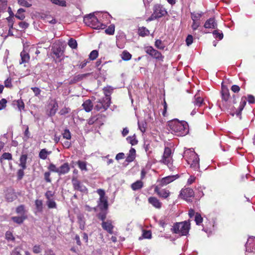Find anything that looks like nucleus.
Instances as JSON below:
<instances>
[{
  "instance_id": "nucleus-1",
  "label": "nucleus",
  "mask_w": 255,
  "mask_h": 255,
  "mask_svg": "<svg viewBox=\"0 0 255 255\" xmlns=\"http://www.w3.org/2000/svg\"><path fill=\"white\" fill-rule=\"evenodd\" d=\"M168 125L171 132L176 136H183L188 133V125L185 121L174 119L168 122Z\"/></svg>"
},
{
  "instance_id": "nucleus-2",
  "label": "nucleus",
  "mask_w": 255,
  "mask_h": 255,
  "mask_svg": "<svg viewBox=\"0 0 255 255\" xmlns=\"http://www.w3.org/2000/svg\"><path fill=\"white\" fill-rule=\"evenodd\" d=\"M183 157L191 168L197 171L200 168L199 158L193 149H186L184 153Z\"/></svg>"
},
{
  "instance_id": "nucleus-3",
  "label": "nucleus",
  "mask_w": 255,
  "mask_h": 255,
  "mask_svg": "<svg viewBox=\"0 0 255 255\" xmlns=\"http://www.w3.org/2000/svg\"><path fill=\"white\" fill-rule=\"evenodd\" d=\"M85 23L94 29H105L106 25L101 23L94 13H90L84 17Z\"/></svg>"
},
{
  "instance_id": "nucleus-4",
  "label": "nucleus",
  "mask_w": 255,
  "mask_h": 255,
  "mask_svg": "<svg viewBox=\"0 0 255 255\" xmlns=\"http://www.w3.org/2000/svg\"><path fill=\"white\" fill-rule=\"evenodd\" d=\"M189 229L190 224L184 221L174 223L171 230L173 233L179 234L180 236H186Z\"/></svg>"
},
{
  "instance_id": "nucleus-5",
  "label": "nucleus",
  "mask_w": 255,
  "mask_h": 255,
  "mask_svg": "<svg viewBox=\"0 0 255 255\" xmlns=\"http://www.w3.org/2000/svg\"><path fill=\"white\" fill-rule=\"evenodd\" d=\"M222 100L219 102V106L222 110H226L230 109L229 100L230 98V94L229 89L225 87H222L221 90Z\"/></svg>"
},
{
  "instance_id": "nucleus-6",
  "label": "nucleus",
  "mask_w": 255,
  "mask_h": 255,
  "mask_svg": "<svg viewBox=\"0 0 255 255\" xmlns=\"http://www.w3.org/2000/svg\"><path fill=\"white\" fill-rule=\"evenodd\" d=\"M247 101H248L249 103L250 104H254L255 103V97L252 95H248L247 97H242L241 99L240 105L237 108V109H236V112L232 114V115L233 116H234V115L236 114L237 116L241 117L242 111H243L245 106L246 105Z\"/></svg>"
},
{
  "instance_id": "nucleus-7",
  "label": "nucleus",
  "mask_w": 255,
  "mask_h": 255,
  "mask_svg": "<svg viewBox=\"0 0 255 255\" xmlns=\"http://www.w3.org/2000/svg\"><path fill=\"white\" fill-rule=\"evenodd\" d=\"M144 49L146 53L151 57L155 59L157 61L163 62L164 56L160 52L154 49L152 46H147L144 47Z\"/></svg>"
},
{
  "instance_id": "nucleus-8",
  "label": "nucleus",
  "mask_w": 255,
  "mask_h": 255,
  "mask_svg": "<svg viewBox=\"0 0 255 255\" xmlns=\"http://www.w3.org/2000/svg\"><path fill=\"white\" fill-rule=\"evenodd\" d=\"M100 196L98 206L101 210H107L108 208V203L107 197H105V192L103 189H99L97 191Z\"/></svg>"
},
{
  "instance_id": "nucleus-9",
  "label": "nucleus",
  "mask_w": 255,
  "mask_h": 255,
  "mask_svg": "<svg viewBox=\"0 0 255 255\" xmlns=\"http://www.w3.org/2000/svg\"><path fill=\"white\" fill-rule=\"evenodd\" d=\"M171 153V148L168 147H165L160 162L164 164L167 165L168 167L172 166V158Z\"/></svg>"
},
{
  "instance_id": "nucleus-10",
  "label": "nucleus",
  "mask_w": 255,
  "mask_h": 255,
  "mask_svg": "<svg viewBox=\"0 0 255 255\" xmlns=\"http://www.w3.org/2000/svg\"><path fill=\"white\" fill-rule=\"evenodd\" d=\"M111 104V102L105 100L104 98L99 99L95 103L94 110L97 112L106 111L110 107Z\"/></svg>"
},
{
  "instance_id": "nucleus-11",
  "label": "nucleus",
  "mask_w": 255,
  "mask_h": 255,
  "mask_svg": "<svg viewBox=\"0 0 255 255\" xmlns=\"http://www.w3.org/2000/svg\"><path fill=\"white\" fill-rule=\"evenodd\" d=\"M153 15L155 18H161L167 14V12L163 5L160 4H156L154 5L153 8Z\"/></svg>"
},
{
  "instance_id": "nucleus-12",
  "label": "nucleus",
  "mask_w": 255,
  "mask_h": 255,
  "mask_svg": "<svg viewBox=\"0 0 255 255\" xmlns=\"http://www.w3.org/2000/svg\"><path fill=\"white\" fill-rule=\"evenodd\" d=\"M154 192L160 198L166 199L170 195V192L167 189H161L158 185L154 186Z\"/></svg>"
},
{
  "instance_id": "nucleus-13",
  "label": "nucleus",
  "mask_w": 255,
  "mask_h": 255,
  "mask_svg": "<svg viewBox=\"0 0 255 255\" xmlns=\"http://www.w3.org/2000/svg\"><path fill=\"white\" fill-rule=\"evenodd\" d=\"M72 183L75 190L79 191L83 193L87 192V188L83 185L81 182L76 178L73 177L72 179Z\"/></svg>"
},
{
  "instance_id": "nucleus-14",
  "label": "nucleus",
  "mask_w": 255,
  "mask_h": 255,
  "mask_svg": "<svg viewBox=\"0 0 255 255\" xmlns=\"http://www.w3.org/2000/svg\"><path fill=\"white\" fill-rule=\"evenodd\" d=\"M194 192L191 188H185L182 189L180 191L179 196L184 199L187 200L188 198L194 197Z\"/></svg>"
},
{
  "instance_id": "nucleus-15",
  "label": "nucleus",
  "mask_w": 255,
  "mask_h": 255,
  "mask_svg": "<svg viewBox=\"0 0 255 255\" xmlns=\"http://www.w3.org/2000/svg\"><path fill=\"white\" fill-rule=\"evenodd\" d=\"M51 53L55 56L54 58L59 59L63 54L61 46L59 44L53 45L51 48Z\"/></svg>"
},
{
  "instance_id": "nucleus-16",
  "label": "nucleus",
  "mask_w": 255,
  "mask_h": 255,
  "mask_svg": "<svg viewBox=\"0 0 255 255\" xmlns=\"http://www.w3.org/2000/svg\"><path fill=\"white\" fill-rule=\"evenodd\" d=\"M52 102L53 103L49 104V106L50 107L49 110L47 111V115L49 117L54 116L56 113L58 108V105L57 101L56 100H54Z\"/></svg>"
},
{
  "instance_id": "nucleus-17",
  "label": "nucleus",
  "mask_w": 255,
  "mask_h": 255,
  "mask_svg": "<svg viewBox=\"0 0 255 255\" xmlns=\"http://www.w3.org/2000/svg\"><path fill=\"white\" fill-rule=\"evenodd\" d=\"M148 202L156 209H159L162 207V203L156 197H149L148 198Z\"/></svg>"
},
{
  "instance_id": "nucleus-18",
  "label": "nucleus",
  "mask_w": 255,
  "mask_h": 255,
  "mask_svg": "<svg viewBox=\"0 0 255 255\" xmlns=\"http://www.w3.org/2000/svg\"><path fill=\"white\" fill-rule=\"evenodd\" d=\"M5 198L7 202H11L17 198V196L13 189H8L5 192Z\"/></svg>"
},
{
  "instance_id": "nucleus-19",
  "label": "nucleus",
  "mask_w": 255,
  "mask_h": 255,
  "mask_svg": "<svg viewBox=\"0 0 255 255\" xmlns=\"http://www.w3.org/2000/svg\"><path fill=\"white\" fill-rule=\"evenodd\" d=\"M102 227L103 229L106 231L110 234H113L114 226L112 224V221L111 220H107L105 222H102Z\"/></svg>"
},
{
  "instance_id": "nucleus-20",
  "label": "nucleus",
  "mask_w": 255,
  "mask_h": 255,
  "mask_svg": "<svg viewBox=\"0 0 255 255\" xmlns=\"http://www.w3.org/2000/svg\"><path fill=\"white\" fill-rule=\"evenodd\" d=\"M105 95V100L111 102V95L113 92L114 89L111 86H107L103 89Z\"/></svg>"
},
{
  "instance_id": "nucleus-21",
  "label": "nucleus",
  "mask_w": 255,
  "mask_h": 255,
  "mask_svg": "<svg viewBox=\"0 0 255 255\" xmlns=\"http://www.w3.org/2000/svg\"><path fill=\"white\" fill-rule=\"evenodd\" d=\"M205 28L216 29L217 28V23L215 18H210L207 19L204 25Z\"/></svg>"
},
{
  "instance_id": "nucleus-22",
  "label": "nucleus",
  "mask_w": 255,
  "mask_h": 255,
  "mask_svg": "<svg viewBox=\"0 0 255 255\" xmlns=\"http://www.w3.org/2000/svg\"><path fill=\"white\" fill-rule=\"evenodd\" d=\"M70 170V167L69 163L68 162H65L58 168V174L59 175L65 174L68 173Z\"/></svg>"
},
{
  "instance_id": "nucleus-23",
  "label": "nucleus",
  "mask_w": 255,
  "mask_h": 255,
  "mask_svg": "<svg viewBox=\"0 0 255 255\" xmlns=\"http://www.w3.org/2000/svg\"><path fill=\"white\" fill-rule=\"evenodd\" d=\"M90 75V73H85V74H78L77 75H75L73 77L72 79H71L70 81V84H75L76 83L78 82H80L82 80H83L84 79L87 78L88 76H89Z\"/></svg>"
},
{
  "instance_id": "nucleus-24",
  "label": "nucleus",
  "mask_w": 255,
  "mask_h": 255,
  "mask_svg": "<svg viewBox=\"0 0 255 255\" xmlns=\"http://www.w3.org/2000/svg\"><path fill=\"white\" fill-rule=\"evenodd\" d=\"M21 60L19 62V64L28 63L30 60V55L28 52L24 49L20 53V54Z\"/></svg>"
},
{
  "instance_id": "nucleus-25",
  "label": "nucleus",
  "mask_w": 255,
  "mask_h": 255,
  "mask_svg": "<svg viewBox=\"0 0 255 255\" xmlns=\"http://www.w3.org/2000/svg\"><path fill=\"white\" fill-rule=\"evenodd\" d=\"M82 106L83 109L87 113L91 112L94 107L92 102L90 99L86 100Z\"/></svg>"
},
{
  "instance_id": "nucleus-26",
  "label": "nucleus",
  "mask_w": 255,
  "mask_h": 255,
  "mask_svg": "<svg viewBox=\"0 0 255 255\" xmlns=\"http://www.w3.org/2000/svg\"><path fill=\"white\" fill-rule=\"evenodd\" d=\"M175 179V176H168L161 179L160 185L161 186H165L172 182Z\"/></svg>"
},
{
  "instance_id": "nucleus-27",
  "label": "nucleus",
  "mask_w": 255,
  "mask_h": 255,
  "mask_svg": "<svg viewBox=\"0 0 255 255\" xmlns=\"http://www.w3.org/2000/svg\"><path fill=\"white\" fill-rule=\"evenodd\" d=\"M27 218V216L26 215H22L20 217L14 216L11 217V220L15 223L17 224H21L23 223L24 221Z\"/></svg>"
},
{
  "instance_id": "nucleus-28",
  "label": "nucleus",
  "mask_w": 255,
  "mask_h": 255,
  "mask_svg": "<svg viewBox=\"0 0 255 255\" xmlns=\"http://www.w3.org/2000/svg\"><path fill=\"white\" fill-rule=\"evenodd\" d=\"M203 13L202 12H191V18L192 21H201V18L202 17Z\"/></svg>"
},
{
  "instance_id": "nucleus-29",
  "label": "nucleus",
  "mask_w": 255,
  "mask_h": 255,
  "mask_svg": "<svg viewBox=\"0 0 255 255\" xmlns=\"http://www.w3.org/2000/svg\"><path fill=\"white\" fill-rule=\"evenodd\" d=\"M143 186V183L141 180H137L131 185V188L133 191L141 189Z\"/></svg>"
},
{
  "instance_id": "nucleus-30",
  "label": "nucleus",
  "mask_w": 255,
  "mask_h": 255,
  "mask_svg": "<svg viewBox=\"0 0 255 255\" xmlns=\"http://www.w3.org/2000/svg\"><path fill=\"white\" fill-rule=\"evenodd\" d=\"M27 159V154H22L20 156L19 159V166L21 167L23 169L26 168V161Z\"/></svg>"
},
{
  "instance_id": "nucleus-31",
  "label": "nucleus",
  "mask_w": 255,
  "mask_h": 255,
  "mask_svg": "<svg viewBox=\"0 0 255 255\" xmlns=\"http://www.w3.org/2000/svg\"><path fill=\"white\" fill-rule=\"evenodd\" d=\"M135 157V150L133 148H131L129 151V153L126 158V161L128 162H131L134 160Z\"/></svg>"
},
{
  "instance_id": "nucleus-32",
  "label": "nucleus",
  "mask_w": 255,
  "mask_h": 255,
  "mask_svg": "<svg viewBox=\"0 0 255 255\" xmlns=\"http://www.w3.org/2000/svg\"><path fill=\"white\" fill-rule=\"evenodd\" d=\"M138 34L141 37H145L149 34V31L145 27H139L138 28Z\"/></svg>"
},
{
  "instance_id": "nucleus-33",
  "label": "nucleus",
  "mask_w": 255,
  "mask_h": 255,
  "mask_svg": "<svg viewBox=\"0 0 255 255\" xmlns=\"http://www.w3.org/2000/svg\"><path fill=\"white\" fill-rule=\"evenodd\" d=\"M102 116L103 115L100 114L93 116H91L88 120V124L89 125H93L99 120V119L102 118Z\"/></svg>"
},
{
  "instance_id": "nucleus-34",
  "label": "nucleus",
  "mask_w": 255,
  "mask_h": 255,
  "mask_svg": "<svg viewBox=\"0 0 255 255\" xmlns=\"http://www.w3.org/2000/svg\"><path fill=\"white\" fill-rule=\"evenodd\" d=\"M51 153V151H48L45 148L42 149L39 153V157L43 160L47 158L48 155Z\"/></svg>"
},
{
  "instance_id": "nucleus-35",
  "label": "nucleus",
  "mask_w": 255,
  "mask_h": 255,
  "mask_svg": "<svg viewBox=\"0 0 255 255\" xmlns=\"http://www.w3.org/2000/svg\"><path fill=\"white\" fill-rule=\"evenodd\" d=\"M7 8V0H0V14L6 11Z\"/></svg>"
},
{
  "instance_id": "nucleus-36",
  "label": "nucleus",
  "mask_w": 255,
  "mask_h": 255,
  "mask_svg": "<svg viewBox=\"0 0 255 255\" xmlns=\"http://www.w3.org/2000/svg\"><path fill=\"white\" fill-rule=\"evenodd\" d=\"M78 222L79 224V228L81 230H84L85 228V221L83 215H80L77 217Z\"/></svg>"
},
{
  "instance_id": "nucleus-37",
  "label": "nucleus",
  "mask_w": 255,
  "mask_h": 255,
  "mask_svg": "<svg viewBox=\"0 0 255 255\" xmlns=\"http://www.w3.org/2000/svg\"><path fill=\"white\" fill-rule=\"evenodd\" d=\"M25 11V10L24 9L22 8H19L15 16L18 19L23 20L25 18V15L24 14Z\"/></svg>"
},
{
  "instance_id": "nucleus-38",
  "label": "nucleus",
  "mask_w": 255,
  "mask_h": 255,
  "mask_svg": "<svg viewBox=\"0 0 255 255\" xmlns=\"http://www.w3.org/2000/svg\"><path fill=\"white\" fill-rule=\"evenodd\" d=\"M12 156L11 153L9 152H4L3 153L1 157H0V163H2L3 160H12Z\"/></svg>"
},
{
  "instance_id": "nucleus-39",
  "label": "nucleus",
  "mask_w": 255,
  "mask_h": 255,
  "mask_svg": "<svg viewBox=\"0 0 255 255\" xmlns=\"http://www.w3.org/2000/svg\"><path fill=\"white\" fill-rule=\"evenodd\" d=\"M131 54L127 50H124L121 54V58L124 61L129 60L131 58Z\"/></svg>"
},
{
  "instance_id": "nucleus-40",
  "label": "nucleus",
  "mask_w": 255,
  "mask_h": 255,
  "mask_svg": "<svg viewBox=\"0 0 255 255\" xmlns=\"http://www.w3.org/2000/svg\"><path fill=\"white\" fill-rule=\"evenodd\" d=\"M78 167L82 171H87L88 169L87 168V162L86 161L78 160L77 162Z\"/></svg>"
},
{
  "instance_id": "nucleus-41",
  "label": "nucleus",
  "mask_w": 255,
  "mask_h": 255,
  "mask_svg": "<svg viewBox=\"0 0 255 255\" xmlns=\"http://www.w3.org/2000/svg\"><path fill=\"white\" fill-rule=\"evenodd\" d=\"M16 213L18 214L25 215L26 210L24 205H20L16 208Z\"/></svg>"
},
{
  "instance_id": "nucleus-42",
  "label": "nucleus",
  "mask_w": 255,
  "mask_h": 255,
  "mask_svg": "<svg viewBox=\"0 0 255 255\" xmlns=\"http://www.w3.org/2000/svg\"><path fill=\"white\" fill-rule=\"evenodd\" d=\"M203 103V98H201L199 96H197V95L195 96V100L194 101V104L195 106L200 107L201 106Z\"/></svg>"
},
{
  "instance_id": "nucleus-43",
  "label": "nucleus",
  "mask_w": 255,
  "mask_h": 255,
  "mask_svg": "<svg viewBox=\"0 0 255 255\" xmlns=\"http://www.w3.org/2000/svg\"><path fill=\"white\" fill-rule=\"evenodd\" d=\"M155 46L158 49L163 50L165 46L160 39H156L154 43Z\"/></svg>"
},
{
  "instance_id": "nucleus-44",
  "label": "nucleus",
  "mask_w": 255,
  "mask_h": 255,
  "mask_svg": "<svg viewBox=\"0 0 255 255\" xmlns=\"http://www.w3.org/2000/svg\"><path fill=\"white\" fill-rule=\"evenodd\" d=\"M35 205L36 206V209L38 212H42L43 209V203L42 200H36L35 201Z\"/></svg>"
},
{
  "instance_id": "nucleus-45",
  "label": "nucleus",
  "mask_w": 255,
  "mask_h": 255,
  "mask_svg": "<svg viewBox=\"0 0 255 255\" xmlns=\"http://www.w3.org/2000/svg\"><path fill=\"white\" fill-rule=\"evenodd\" d=\"M68 44L72 49H76L77 48V41L73 38H71L69 40Z\"/></svg>"
},
{
  "instance_id": "nucleus-46",
  "label": "nucleus",
  "mask_w": 255,
  "mask_h": 255,
  "mask_svg": "<svg viewBox=\"0 0 255 255\" xmlns=\"http://www.w3.org/2000/svg\"><path fill=\"white\" fill-rule=\"evenodd\" d=\"M13 103H15V104L17 105V107L20 111L24 109V104L22 100L20 99L17 101H13Z\"/></svg>"
},
{
  "instance_id": "nucleus-47",
  "label": "nucleus",
  "mask_w": 255,
  "mask_h": 255,
  "mask_svg": "<svg viewBox=\"0 0 255 255\" xmlns=\"http://www.w3.org/2000/svg\"><path fill=\"white\" fill-rule=\"evenodd\" d=\"M105 32L106 34L109 35H113L115 32V25L111 24L105 30Z\"/></svg>"
},
{
  "instance_id": "nucleus-48",
  "label": "nucleus",
  "mask_w": 255,
  "mask_h": 255,
  "mask_svg": "<svg viewBox=\"0 0 255 255\" xmlns=\"http://www.w3.org/2000/svg\"><path fill=\"white\" fill-rule=\"evenodd\" d=\"M62 136L64 138L66 139H71V134L70 130L66 128L64 130L63 132L62 133Z\"/></svg>"
},
{
  "instance_id": "nucleus-49",
  "label": "nucleus",
  "mask_w": 255,
  "mask_h": 255,
  "mask_svg": "<svg viewBox=\"0 0 255 255\" xmlns=\"http://www.w3.org/2000/svg\"><path fill=\"white\" fill-rule=\"evenodd\" d=\"M98 51L96 50H94L90 53L89 58L90 60H94L98 57Z\"/></svg>"
},
{
  "instance_id": "nucleus-50",
  "label": "nucleus",
  "mask_w": 255,
  "mask_h": 255,
  "mask_svg": "<svg viewBox=\"0 0 255 255\" xmlns=\"http://www.w3.org/2000/svg\"><path fill=\"white\" fill-rule=\"evenodd\" d=\"M46 204L49 209L56 208V203L53 199H48L46 201Z\"/></svg>"
},
{
  "instance_id": "nucleus-51",
  "label": "nucleus",
  "mask_w": 255,
  "mask_h": 255,
  "mask_svg": "<svg viewBox=\"0 0 255 255\" xmlns=\"http://www.w3.org/2000/svg\"><path fill=\"white\" fill-rule=\"evenodd\" d=\"M195 221L197 225H199L203 222V218L199 213H196Z\"/></svg>"
},
{
  "instance_id": "nucleus-52",
  "label": "nucleus",
  "mask_w": 255,
  "mask_h": 255,
  "mask_svg": "<svg viewBox=\"0 0 255 255\" xmlns=\"http://www.w3.org/2000/svg\"><path fill=\"white\" fill-rule=\"evenodd\" d=\"M127 139L129 141V143L132 145H136L138 142V141L136 139L135 135H133V136H128L127 137Z\"/></svg>"
},
{
  "instance_id": "nucleus-53",
  "label": "nucleus",
  "mask_w": 255,
  "mask_h": 255,
  "mask_svg": "<svg viewBox=\"0 0 255 255\" xmlns=\"http://www.w3.org/2000/svg\"><path fill=\"white\" fill-rule=\"evenodd\" d=\"M213 34L216 38H218L219 39L221 40L223 38V33L222 32H220L218 30H214Z\"/></svg>"
},
{
  "instance_id": "nucleus-54",
  "label": "nucleus",
  "mask_w": 255,
  "mask_h": 255,
  "mask_svg": "<svg viewBox=\"0 0 255 255\" xmlns=\"http://www.w3.org/2000/svg\"><path fill=\"white\" fill-rule=\"evenodd\" d=\"M5 239L8 241H14L15 240V238L12 233L9 231H8L5 233Z\"/></svg>"
},
{
  "instance_id": "nucleus-55",
  "label": "nucleus",
  "mask_w": 255,
  "mask_h": 255,
  "mask_svg": "<svg viewBox=\"0 0 255 255\" xmlns=\"http://www.w3.org/2000/svg\"><path fill=\"white\" fill-rule=\"evenodd\" d=\"M51 1L56 5L61 6H65L66 5V1L64 0H51Z\"/></svg>"
},
{
  "instance_id": "nucleus-56",
  "label": "nucleus",
  "mask_w": 255,
  "mask_h": 255,
  "mask_svg": "<svg viewBox=\"0 0 255 255\" xmlns=\"http://www.w3.org/2000/svg\"><path fill=\"white\" fill-rule=\"evenodd\" d=\"M18 3L22 6H25L26 7H29L31 6V4L29 3L26 0H18Z\"/></svg>"
},
{
  "instance_id": "nucleus-57",
  "label": "nucleus",
  "mask_w": 255,
  "mask_h": 255,
  "mask_svg": "<svg viewBox=\"0 0 255 255\" xmlns=\"http://www.w3.org/2000/svg\"><path fill=\"white\" fill-rule=\"evenodd\" d=\"M48 169L50 171L56 172V173H58V168H57L56 167L55 165H54L53 163H50L49 165V166L48 167Z\"/></svg>"
},
{
  "instance_id": "nucleus-58",
  "label": "nucleus",
  "mask_w": 255,
  "mask_h": 255,
  "mask_svg": "<svg viewBox=\"0 0 255 255\" xmlns=\"http://www.w3.org/2000/svg\"><path fill=\"white\" fill-rule=\"evenodd\" d=\"M24 169H23L22 168H21V169H19L18 170L17 172V177L18 180H21L22 179V178L24 176Z\"/></svg>"
},
{
  "instance_id": "nucleus-59",
  "label": "nucleus",
  "mask_w": 255,
  "mask_h": 255,
  "mask_svg": "<svg viewBox=\"0 0 255 255\" xmlns=\"http://www.w3.org/2000/svg\"><path fill=\"white\" fill-rule=\"evenodd\" d=\"M201 24V21H192L191 28L193 31H195L198 29Z\"/></svg>"
},
{
  "instance_id": "nucleus-60",
  "label": "nucleus",
  "mask_w": 255,
  "mask_h": 255,
  "mask_svg": "<svg viewBox=\"0 0 255 255\" xmlns=\"http://www.w3.org/2000/svg\"><path fill=\"white\" fill-rule=\"evenodd\" d=\"M70 111V109L69 108L67 107H64L62 109L60 110V111L59 112V114L63 116L65 115L66 114H68Z\"/></svg>"
},
{
  "instance_id": "nucleus-61",
  "label": "nucleus",
  "mask_w": 255,
  "mask_h": 255,
  "mask_svg": "<svg viewBox=\"0 0 255 255\" xmlns=\"http://www.w3.org/2000/svg\"><path fill=\"white\" fill-rule=\"evenodd\" d=\"M107 213L106 212H100L97 215V217L99 219L102 221L103 222H105V220L106 219Z\"/></svg>"
},
{
  "instance_id": "nucleus-62",
  "label": "nucleus",
  "mask_w": 255,
  "mask_h": 255,
  "mask_svg": "<svg viewBox=\"0 0 255 255\" xmlns=\"http://www.w3.org/2000/svg\"><path fill=\"white\" fill-rule=\"evenodd\" d=\"M142 236L145 239H150L151 238V233L148 230H144Z\"/></svg>"
},
{
  "instance_id": "nucleus-63",
  "label": "nucleus",
  "mask_w": 255,
  "mask_h": 255,
  "mask_svg": "<svg viewBox=\"0 0 255 255\" xmlns=\"http://www.w3.org/2000/svg\"><path fill=\"white\" fill-rule=\"evenodd\" d=\"M44 178L46 182L50 183L51 182L50 172L49 171L45 172L44 174Z\"/></svg>"
},
{
  "instance_id": "nucleus-64",
  "label": "nucleus",
  "mask_w": 255,
  "mask_h": 255,
  "mask_svg": "<svg viewBox=\"0 0 255 255\" xmlns=\"http://www.w3.org/2000/svg\"><path fill=\"white\" fill-rule=\"evenodd\" d=\"M7 104V100L5 99H2L0 100V111L5 108Z\"/></svg>"
}]
</instances>
